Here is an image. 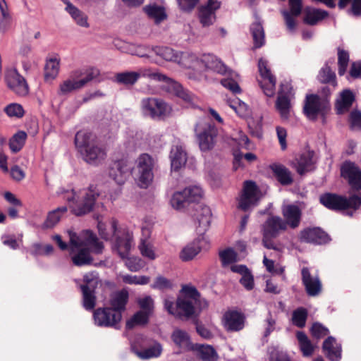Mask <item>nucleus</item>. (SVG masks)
Wrapping results in <instances>:
<instances>
[{
    "mask_svg": "<svg viewBox=\"0 0 361 361\" xmlns=\"http://www.w3.org/2000/svg\"><path fill=\"white\" fill-rule=\"evenodd\" d=\"M294 98V92L290 84H283L279 92L276 102V107L282 119L288 120L290 116L291 101Z\"/></svg>",
    "mask_w": 361,
    "mask_h": 361,
    "instance_id": "obj_17",
    "label": "nucleus"
},
{
    "mask_svg": "<svg viewBox=\"0 0 361 361\" xmlns=\"http://www.w3.org/2000/svg\"><path fill=\"white\" fill-rule=\"evenodd\" d=\"M338 74L343 75L346 71L349 61V54L344 50H338Z\"/></svg>",
    "mask_w": 361,
    "mask_h": 361,
    "instance_id": "obj_59",
    "label": "nucleus"
},
{
    "mask_svg": "<svg viewBox=\"0 0 361 361\" xmlns=\"http://www.w3.org/2000/svg\"><path fill=\"white\" fill-rule=\"evenodd\" d=\"M99 196L96 188H90L80 190L76 194L74 190L67 192L65 198L71 202L72 212L76 216H82L90 212Z\"/></svg>",
    "mask_w": 361,
    "mask_h": 361,
    "instance_id": "obj_5",
    "label": "nucleus"
},
{
    "mask_svg": "<svg viewBox=\"0 0 361 361\" xmlns=\"http://www.w3.org/2000/svg\"><path fill=\"white\" fill-rule=\"evenodd\" d=\"M258 69L262 78L259 82L261 88L267 97H272L275 93L276 78L268 68L267 61L260 59L258 62Z\"/></svg>",
    "mask_w": 361,
    "mask_h": 361,
    "instance_id": "obj_20",
    "label": "nucleus"
},
{
    "mask_svg": "<svg viewBox=\"0 0 361 361\" xmlns=\"http://www.w3.org/2000/svg\"><path fill=\"white\" fill-rule=\"evenodd\" d=\"M201 68L200 71H211L218 74L224 75L229 72L227 66L221 61L220 59L212 54H204L200 56Z\"/></svg>",
    "mask_w": 361,
    "mask_h": 361,
    "instance_id": "obj_21",
    "label": "nucleus"
},
{
    "mask_svg": "<svg viewBox=\"0 0 361 361\" xmlns=\"http://www.w3.org/2000/svg\"><path fill=\"white\" fill-rule=\"evenodd\" d=\"M116 253L125 259V264L130 271H137L145 266L143 261L137 257L133 256L130 253V250H115Z\"/></svg>",
    "mask_w": 361,
    "mask_h": 361,
    "instance_id": "obj_36",
    "label": "nucleus"
},
{
    "mask_svg": "<svg viewBox=\"0 0 361 361\" xmlns=\"http://www.w3.org/2000/svg\"><path fill=\"white\" fill-rule=\"evenodd\" d=\"M154 51L157 56L169 61L178 62L179 52L173 50V49L167 47H155L152 48Z\"/></svg>",
    "mask_w": 361,
    "mask_h": 361,
    "instance_id": "obj_48",
    "label": "nucleus"
},
{
    "mask_svg": "<svg viewBox=\"0 0 361 361\" xmlns=\"http://www.w3.org/2000/svg\"><path fill=\"white\" fill-rule=\"evenodd\" d=\"M97 274L87 273L83 276V284L80 286L82 293V306L87 311L94 310L96 305L95 289L99 283Z\"/></svg>",
    "mask_w": 361,
    "mask_h": 361,
    "instance_id": "obj_13",
    "label": "nucleus"
},
{
    "mask_svg": "<svg viewBox=\"0 0 361 361\" xmlns=\"http://www.w3.org/2000/svg\"><path fill=\"white\" fill-rule=\"evenodd\" d=\"M91 251L98 255L102 250H70L69 256L73 264L78 267L90 264L92 262Z\"/></svg>",
    "mask_w": 361,
    "mask_h": 361,
    "instance_id": "obj_30",
    "label": "nucleus"
},
{
    "mask_svg": "<svg viewBox=\"0 0 361 361\" xmlns=\"http://www.w3.org/2000/svg\"><path fill=\"white\" fill-rule=\"evenodd\" d=\"M97 228L99 236L104 240L110 241L116 248H130L133 245L132 233L126 228L118 226L115 219L111 220L109 226L99 221Z\"/></svg>",
    "mask_w": 361,
    "mask_h": 361,
    "instance_id": "obj_4",
    "label": "nucleus"
},
{
    "mask_svg": "<svg viewBox=\"0 0 361 361\" xmlns=\"http://www.w3.org/2000/svg\"><path fill=\"white\" fill-rule=\"evenodd\" d=\"M322 349L326 357L331 361H339L341 359V345L333 336H329L323 343Z\"/></svg>",
    "mask_w": 361,
    "mask_h": 361,
    "instance_id": "obj_29",
    "label": "nucleus"
},
{
    "mask_svg": "<svg viewBox=\"0 0 361 361\" xmlns=\"http://www.w3.org/2000/svg\"><path fill=\"white\" fill-rule=\"evenodd\" d=\"M314 164V152L307 151L303 152L299 158L295 160V167L297 172L302 175L305 173L311 171Z\"/></svg>",
    "mask_w": 361,
    "mask_h": 361,
    "instance_id": "obj_34",
    "label": "nucleus"
},
{
    "mask_svg": "<svg viewBox=\"0 0 361 361\" xmlns=\"http://www.w3.org/2000/svg\"><path fill=\"white\" fill-rule=\"evenodd\" d=\"M317 78L322 83H331L334 87L336 85V75L327 63L321 68Z\"/></svg>",
    "mask_w": 361,
    "mask_h": 361,
    "instance_id": "obj_50",
    "label": "nucleus"
},
{
    "mask_svg": "<svg viewBox=\"0 0 361 361\" xmlns=\"http://www.w3.org/2000/svg\"><path fill=\"white\" fill-rule=\"evenodd\" d=\"M354 99V95L351 91L348 90L343 91L336 104L337 113L341 114L348 111Z\"/></svg>",
    "mask_w": 361,
    "mask_h": 361,
    "instance_id": "obj_41",
    "label": "nucleus"
},
{
    "mask_svg": "<svg viewBox=\"0 0 361 361\" xmlns=\"http://www.w3.org/2000/svg\"><path fill=\"white\" fill-rule=\"evenodd\" d=\"M170 159L171 168L177 171L185 164L186 153L181 146H173L171 150Z\"/></svg>",
    "mask_w": 361,
    "mask_h": 361,
    "instance_id": "obj_38",
    "label": "nucleus"
},
{
    "mask_svg": "<svg viewBox=\"0 0 361 361\" xmlns=\"http://www.w3.org/2000/svg\"><path fill=\"white\" fill-rule=\"evenodd\" d=\"M123 283L127 284L145 285L147 284L150 279L146 276H133L125 274L121 276Z\"/></svg>",
    "mask_w": 361,
    "mask_h": 361,
    "instance_id": "obj_57",
    "label": "nucleus"
},
{
    "mask_svg": "<svg viewBox=\"0 0 361 361\" xmlns=\"http://www.w3.org/2000/svg\"><path fill=\"white\" fill-rule=\"evenodd\" d=\"M305 15L304 22L308 25H313L317 24L318 21L326 18L328 13L323 10L307 7L305 9Z\"/></svg>",
    "mask_w": 361,
    "mask_h": 361,
    "instance_id": "obj_43",
    "label": "nucleus"
},
{
    "mask_svg": "<svg viewBox=\"0 0 361 361\" xmlns=\"http://www.w3.org/2000/svg\"><path fill=\"white\" fill-rule=\"evenodd\" d=\"M250 31L254 42V47L257 49L262 47L265 43V39L264 32L262 25L259 23L252 24Z\"/></svg>",
    "mask_w": 361,
    "mask_h": 361,
    "instance_id": "obj_49",
    "label": "nucleus"
},
{
    "mask_svg": "<svg viewBox=\"0 0 361 361\" xmlns=\"http://www.w3.org/2000/svg\"><path fill=\"white\" fill-rule=\"evenodd\" d=\"M243 315L236 311H230L224 316V326L228 331H238L244 326Z\"/></svg>",
    "mask_w": 361,
    "mask_h": 361,
    "instance_id": "obj_31",
    "label": "nucleus"
},
{
    "mask_svg": "<svg viewBox=\"0 0 361 361\" xmlns=\"http://www.w3.org/2000/svg\"><path fill=\"white\" fill-rule=\"evenodd\" d=\"M171 339L180 348L190 349L192 348L190 336L185 331L176 329L171 334Z\"/></svg>",
    "mask_w": 361,
    "mask_h": 361,
    "instance_id": "obj_42",
    "label": "nucleus"
},
{
    "mask_svg": "<svg viewBox=\"0 0 361 361\" xmlns=\"http://www.w3.org/2000/svg\"><path fill=\"white\" fill-rule=\"evenodd\" d=\"M229 72L233 73L232 75L227 73L231 78H227L222 79L221 81V84L226 87V89L231 91L233 93H239L240 92L241 90L240 86L238 85L237 81L233 78V77H237L238 75L229 70Z\"/></svg>",
    "mask_w": 361,
    "mask_h": 361,
    "instance_id": "obj_56",
    "label": "nucleus"
},
{
    "mask_svg": "<svg viewBox=\"0 0 361 361\" xmlns=\"http://www.w3.org/2000/svg\"><path fill=\"white\" fill-rule=\"evenodd\" d=\"M329 110V104L321 101L318 96L311 94L306 97L304 111L310 119L315 120L319 116L324 118Z\"/></svg>",
    "mask_w": 361,
    "mask_h": 361,
    "instance_id": "obj_18",
    "label": "nucleus"
},
{
    "mask_svg": "<svg viewBox=\"0 0 361 361\" xmlns=\"http://www.w3.org/2000/svg\"><path fill=\"white\" fill-rule=\"evenodd\" d=\"M140 110L143 116L154 120H164L172 112L171 106L157 97L143 98L140 102Z\"/></svg>",
    "mask_w": 361,
    "mask_h": 361,
    "instance_id": "obj_9",
    "label": "nucleus"
},
{
    "mask_svg": "<svg viewBox=\"0 0 361 361\" xmlns=\"http://www.w3.org/2000/svg\"><path fill=\"white\" fill-rule=\"evenodd\" d=\"M200 295L192 286H185L176 304L169 299L164 300V307L168 312L180 319L189 318L200 307Z\"/></svg>",
    "mask_w": 361,
    "mask_h": 361,
    "instance_id": "obj_2",
    "label": "nucleus"
},
{
    "mask_svg": "<svg viewBox=\"0 0 361 361\" xmlns=\"http://www.w3.org/2000/svg\"><path fill=\"white\" fill-rule=\"evenodd\" d=\"M300 239L302 241L317 245H325L331 240L330 237L319 228H306L301 231Z\"/></svg>",
    "mask_w": 361,
    "mask_h": 361,
    "instance_id": "obj_25",
    "label": "nucleus"
},
{
    "mask_svg": "<svg viewBox=\"0 0 361 361\" xmlns=\"http://www.w3.org/2000/svg\"><path fill=\"white\" fill-rule=\"evenodd\" d=\"M282 212L286 223L293 228L299 226L300 221L301 212L298 206L288 204L283 207Z\"/></svg>",
    "mask_w": 361,
    "mask_h": 361,
    "instance_id": "obj_37",
    "label": "nucleus"
},
{
    "mask_svg": "<svg viewBox=\"0 0 361 361\" xmlns=\"http://www.w3.org/2000/svg\"><path fill=\"white\" fill-rule=\"evenodd\" d=\"M108 174L117 184H124L130 174V168L127 161L124 160L114 161L109 168Z\"/></svg>",
    "mask_w": 361,
    "mask_h": 361,
    "instance_id": "obj_24",
    "label": "nucleus"
},
{
    "mask_svg": "<svg viewBox=\"0 0 361 361\" xmlns=\"http://www.w3.org/2000/svg\"><path fill=\"white\" fill-rule=\"evenodd\" d=\"M229 106L240 117H245L250 113L247 105L239 99L232 101Z\"/></svg>",
    "mask_w": 361,
    "mask_h": 361,
    "instance_id": "obj_60",
    "label": "nucleus"
},
{
    "mask_svg": "<svg viewBox=\"0 0 361 361\" xmlns=\"http://www.w3.org/2000/svg\"><path fill=\"white\" fill-rule=\"evenodd\" d=\"M149 314L144 311H138L133 317L126 322V328L133 329L136 325H144L148 322Z\"/></svg>",
    "mask_w": 361,
    "mask_h": 361,
    "instance_id": "obj_54",
    "label": "nucleus"
},
{
    "mask_svg": "<svg viewBox=\"0 0 361 361\" xmlns=\"http://www.w3.org/2000/svg\"><path fill=\"white\" fill-rule=\"evenodd\" d=\"M178 63L188 68L192 69L188 73L189 78L200 81L205 78V75L201 68L200 56L189 52H179Z\"/></svg>",
    "mask_w": 361,
    "mask_h": 361,
    "instance_id": "obj_16",
    "label": "nucleus"
},
{
    "mask_svg": "<svg viewBox=\"0 0 361 361\" xmlns=\"http://www.w3.org/2000/svg\"><path fill=\"white\" fill-rule=\"evenodd\" d=\"M261 198V192L256 183L251 180L244 183L243 192L238 200V208L244 212L255 206Z\"/></svg>",
    "mask_w": 361,
    "mask_h": 361,
    "instance_id": "obj_15",
    "label": "nucleus"
},
{
    "mask_svg": "<svg viewBox=\"0 0 361 361\" xmlns=\"http://www.w3.org/2000/svg\"><path fill=\"white\" fill-rule=\"evenodd\" d=\"M307 310L304 307H298L293 312L292 323L293 325L302 328L305 326L307 319Z\"/></svg>",
    "mask_w": 361,
    "mask_h": 361,
    "instance_id": "obj_52",
    "label": "nucleus"
},
{
    "mask_svg": "<svg viewBox=\"0 0 361 361\" xmlns=\"http://www.w3.org/2000/svg\"><path fill=\"white\" fill-rule=\"evenodd\" d=\"M60 68V60L57 58H51L47 61L44 68V77L46 80H52L56 78Z\"/></svg>",
    "mask_w": 361,
    "mask_h": 361,
    "instance_id": "obj_47",
    "label": "nucleus"
},
{
    "mask_svg": "<svg viewBox=\"0 0 361 361\" xmlns=\"http://www.w3.org/2000/svg\"><path fill=\"white\" fill-rule=\"evenodd\" d=\"M202 195L203 192L200 186H189L175 192L171 197V204L176 209H182L190 203L199 202Z\"/></svg>",
    "mask_w": 361,
    "mask_h": 361,
    "instance_id": "obj_14",
    "label": "nucleus"
},
{
    "mask_svg": "<svg viewBox=\"0 0 361 361\" xmlns=\"http://www.w3.org/2000/svg\"><path fill=\"white\" fill-rule=\"evenodd\" d=\"M148 78L151 80L164 82L169 84L173 92L180 98L192 104L195 103L196 97L185 90L179 83L173 81L161 73L152 68H142L137 71H125L116 74L115 80L118 83L125 85H134L140 78Z\"/></svg>",
    "mask_w": 361,
    "mask_h": 361,
    "instance_id": "obj_1",
    "label": "nucleus"
},
{
    "mask_svg": "<svg viewBox=\"0 0 361 361\" xmlns=\"http://www.w3.org/2000/svg\"><path fill=\"white\" fill-rule=\"evenodd\" d=\"M27 134L24 131L16 133L9 141V147L13 152H19L25 145Z\"/></svg>",
    "mask_w": 361,
    "mask_h": 361,
    "instance_id": "obj_51",
    "label": "nucleus"
},
{
    "mask_svg": "<svg viewBox=\"0 0 361 361\" xmlns=\"http://www.w3.org/2000/svg\"><path fill=\"white\" fill-rule=\"evenodd\" d=\"M66 212V207H61L49 212L47 219L43 224V228H54L60 221L62 216L65 214Z\"/></svg>",
    "mask_w": 361,
    "mask_h": 361,
    "instance_id": "obj_44",
    "label": "nucleus"
},
{
    "mask_svg": "<svg viewBox=\"0 0 361 361\" xmlns=\"http://www.w3.org/2000/svg\"><path fill=\"white\" fill-rule=\"evenodd\" d=\"M220 7V3L216 0H209L206 5L199 8V18L204 27L212 25L215 20V11Z\"/></svg>",
    "mask_w": 361,
    "mask_h": 361,
    "instance_id": "obj_26",
    "label": "nucleus"
},
{
    "mask_svg": "<svg viewBox=\"0 0 361 361\" xmlns=\"http://www.w3.org/2000/svg\"><path fill=\"white\" fill-rule=\"evenodd\" d=\"M296 337L302 355L305 357L312 355L314 350V346L312 345L307 335L302 331H298Z\"/></svg>",
    "mask_w": 361,
    "mask_h": 361,
    "instance_id": "obj_46",
    "label": "nucleus"
},
{
    "mask_svg": "<svg viewBox=\"0 0 361 361\" xmlns=\"http://www.w3.org/2000/svg\"><path fill=\"white\" fill-rule=\"evenodd\" d=\"M131 350L140 358L149 359L159 357L161 353L162 347L160 343L154 341L149 348L142 350H138L136 349L135 345L131 343Z\"/></svg>",
    "mask_w": 361,
    "mask_h": 361,
    "instance_id": "obj_39",
    "label": "nucleus"
},
{
    "mask_svg": "<svg viewBox=\"0 0 361 361\" xmlns=\"http://www.w3.org/2000/svg\"><path fill=\"white\" fill-rule=\"evenodd\" d=\"M270 169L276 180L283 185H289L293 183V178L290 170L280 164H273Z\"/></svg>",
    "mask_w": 361,
    "mask_h": 361,
    "instance_id": "obj_35",
    "label": "nucleus"
},
{
    "mask_svg": "<svg viewBox=\"0 0 361 361\" xmlns=\"http://www.w3.org/2000/svg\"><path fill=\"white\" fill-rule=\"evenodd\" d=\"M2 242L5 246L10 247L11 248H16L22 247L23 240L20 236H15L12 235H4L2 237Z\"/></svg>",
    "mask_w": 361,
    "mask_h": 361,
    "instance_id": "obj_63",
    "label": "nucleus"
},
{
    "mask_svg": "<svg viewBox=\"0 0 361 361\" xmlns=\"http://www.w3.org/2000/svg\"><path fill=\"white\" fill-rule=\"evenodd\" d=\"M341 174L353 189L361 190V171L354 164L345 163L341 168Z\"/></svg>",
    "mask_w": 361,
    "mask_h": 361,
    "instance_id": "obj_27",
    "label": "nucleus"
},
{
    "mask_svg": "<svg viewBox=\"0 0 361 361\" xmlns=\"http://www.w3.org/2000/svg\"><path fill=\"white\" fill-rule=\"evenodd\" d=\"M281 14L283 16L285 24L288 32L291 33L294 32L296 28L295 18L298 16H295L287 10L281 11Z\"/></svg>",
    "mask_w": 361,
    "mask_h": 361,
    "instance_id": "obj_62",
    "label": "nucleus"
},
{
    "mask_svg": "<svg viewBox=\"0 0 361 361\" xmlns=\"http://www.w3.org/2000/svg\"><path fill=\"white\" fill-rule=\"evenodd\" d=\"M153 47H150L142 44H129L128 51L132 54L139 57H147L149 53L152 51Z\"/></svg>",
    "mask_w": 361,
    "mask_h": 361,
    "instance_id": "obj_55",
    "label": "nucleus"
},
{
    "mask_svg": "<svg viewBox=\"0 0 361 361\" xmlns=\"http://www.w3.org/2000/svg\"><path fill=\"white\" fill-rule=\"evenodd\" d=\"M6 81L8 87L19 96H25L29 91L25 78L16 69H10L6 72Z\"/></svg>",
    "mask_w": 361,
    "mask_h": 361,
    "instance_id": "obj_22",
    "label": "nucleus"
},
{
    "mask_svg": "<svg viewBox=\"0 0 361 361\" xmlns=\"http://www.w3.org/2000/svg\"><path fill=\"white\" fill-rule=\"evenodd\" d=\"M221 265L226 267L239 260L235 250H222L219 253Z\"/></svg>",
    "mask_w": 361,
    "mask_h": 361,
    "instance_id": "obj_53",
    "label": "nucleus"
},
{
    "mask_svg": "<svg viewBox=\"0 0 361 361\" xmlns=\"http://www.w3.org/2000/svg\"><path fill=\"white\" fill-rule=\"evenodd\" d=\"M320 202L333 210H343L348 208L357 209L361 205V197L352 195L349 198L332 193H326L320 197Z\"/></svg>",
    "mask_w": 361,
    "mask_h": 361,
    "instance_id": "obj_12",
    "label": "nucleus"
},
{
    "mask_svg": "<svg viewBox=\"0 0 361 361\" xmlns=\"http://www.w3.org/2000/svg\"><path fill=\"white\" fill-rule=\"evenodd\" d=\"M63 2L66 4L65 10L69 13L73 21L78 26L85 28L90 27L88 17L84 12L73 5L68 0H64Z\"/></svg>",
    "mask_w": 361,
    "mask_h": 361,
    "instance_id": "obj_33",
    "label": "nucleus"
},
{
    "mask_svg": "<svg viewBox=\"0 0 361 361\" xmlns=\"http://www.w3.org/2000/svg\"><path fill=\"white\" fill-rule=\"evenodd\" d=\"M75 143L83 160L89 164L98 165L106 157L105 149L97 143L95 135L91 133L78 132Z\"/></svg>",
    "mask_w": 361,
    "mask_h": 361,
    "instance_id": "obj_3",
    "label": "nucleus"
},
{
    "mask_svg": "<svg viewBox=\"0 0 361 361\" xmlns=\"http://www.w3.org/2000/svg\"><path fill=\"white\" fill-rule=\"evenodd\" d=\"M349 122L353 130L361 131V112L353 111L350 114Z\"/></svg>",
    "mask_w": 361,
    "mask_h": 361,
    "instance_id": "obj_64",
    "label": "nucleus"
},
{
    "mask_svg": "<svg viewBox=\"0 0 361 361\" xmlns=\"http://www.w3.org/2000/svg\"><path fill=\"white\" fill-rule=\"evenodd\" d=\"M193 216L197 224L196 230L199 236L193 241L190 248H205L209 245V241L204 234L210 226L211 209L205 205H197Z\"/></svg>",
    "mask_w": 361,
    "mask_h": 361,
    "instance_id": "obj_8",
    "label": "nucleus"
},
{
    "mask_svg": "<svg viewBox=\"0 0 361 361\" xmlns=\"http://www.w3.org/2000/svg\"><path fill=\"white\" fill-rule=\"evenodd\" d=\"M128 300V293L122 290L112 294L110 299V305L111 310L119 311L121 313L126 308V303Z\"/></svg>",
    "mask_w": 361,
    "mask_h": 361,
    "instance_id": "obj_40",
    "label": "nucleus"
},
{
    "mask_svg": "<svg viewBox=\"0 0 361 361\" xmlns=\"http://www.w3.org/2000/svg\"><path fill=\"white\" fill-rule=\"evenodd\" d=\"M243 159H245L248 162H252L257 159V157L253 153H246L243 154V153L240 152H235L234 153V161L233 165L234 168L237 169L238 167H240L241 164V161Z\"/></svg>",
    "mask_w": 361,
    "mask_h": 361,
    "instance_id": "obj_61",
    "label": "nucleus"
},
{
    "mask_svg": "<svg viewBox=\"0 0 361 361\" xmlns=\"http://www.w3.org/2000/svg\"><path fill=\"white\" fill-rule=\"evenodd\" d=\"M143 11L147 14V17L152 20L155 25H159L166 20L168 17L165 8L155 4L144 6Z\"/></svg>",
    "mask_w": 361,
    "mask_h": 361,
    "instance_id": "obj_32",
    "label": "nucleus"
},
{
    "mask_svg": "<svg viewBox=\"0 0 361 361\" xmlns=\"http://www.w3.org/2000/svg\"><path fill=\"white\" fill-rule=\"evenodd\" d=\"M69 238V245L74 248H104L103 243L91 230L85 229L78 233L73 227L65 231Z\"/></svg>",
    "mask_w": 361,
    "mask_h": 361,
    "instance_id": "obj_10",
    "label": "nucleus"
},
{
    "mask_svg": "<svg viewBox=\"0 0 361 361\" xmlns=\"http://www.w3.org/2000/svg\"><path fill=\"white\" fill-rule=\"evenodd\" d=\"M122 317L119 311H115L110 307L98 308L94 311V324L98 326L109 327L116 326Z\"/></svg>",
    "mask_w": 361,
    "mask_h": 361,
    "instance_id": "obj_19",
    "label": "nucleus"
},
{
    "mask_svg": "<svg viewBox=\"0 0 361 361\" xmlns=\"http://www.w3.org/2000/svg\"><path fill=\"white\" fill-rule=\"evenodd\" d=\"M4 111L9 117L20 118L24 116L23 107L18 103H11L7 105Z\"/></svg>",
    "mask_w": 361,
    "mask_h": 361,
    "instance_id": "obj_58",
    "label": "nucleus"
},
{
    "mask_svg": "<svg viewBox=\"0 0 361 361\" xmlns=\"http://www.w3.org/2000/svg\"><path fill=\"white\" fill-rule=\"evenodd\" d=\"M98 75L99 71L94 68L75 70L60 84L59 94L66 95L73 91L80 90Z\"/></svg>",
    "mask_w": 361,
    "mask_h": 361,
    "instance_id": "obj_6",
    "label": "nucleus"
},
{
    "mask_svg": "<svg viewBox=\"0 0 361 361\" xmlns=\"http://www.w3.org/2000/svg\"><path fill=\"white\" fill-rule=\"evenodd\" d=\"M195 133L201 151L207 152L214 148L218 131L213 124L201 119L195 125Z\"/></svg>",
    "mask_w": 361,
    "mask_h": 361,
    "instance_id": "obj_11",
    "label": "nucleus"
},
{
    "mask_svg": "<svg viewBox=\"0 0 361 361\" xmlns=\"http://www.w3.org/2000/svg\"><path fill=\"white\" fill-rule=\"evenodd\" d=\"M156 166L154 159L148 154H140L135 161L134 178L141 188H147L154 179V169Z\"/></svg>",
    "mask_w": 361,
    "mask_h": 361,
    "instance_id": "obj_7",
    "label": "nucleus"
},
{
    "mask_svg": "<svg viewBox=\"0 0 361 361\" xmlns=\"http://www.w3.org/2000/svg\"><path fill=\"white\" fill-rule=\"evenodd\" d=\"M192 348L197 352L203 361H216L218 359L216 350L211 345L196 344Z\"/></svg>",
    "mask_w": 361,
    "mask_h": 361,
    "instance_id": "obj_45",
    "label": "nucleus"
},
{
    "mask_svg": "<svg viewBox=\"0 0 361 361\" xmlns=\"http://www.w3.org/2000/svg\"><path fill=\"white\" fill-rule=\"evenodd\" d=\"M301 279L309 296H317L322 291V283L317 274L312 275L308 267H303L301 270Z\"/></svg>",
    "mask_w": 361,
    "mask_h": 361,
    "instance_id": "obj_23",
    "label": "nucleus"
},
{
    "mask_svg": "<svg viewBox=\"0 0 361 361\" xmlns=\"http://www.w3.org/2000/svg\"><path fill=\"white\" fill-rule=\"evenodd\" d=\"M287 224L279 216H271L264 224L263 231L264 238L275 237L281 232L286 230Z\"/></svg>",
    "mask_w": 361,
    "mask_h": 361,
    "instance_id": "obj_28",
    "label": "nucleus"
}]
</instances>
